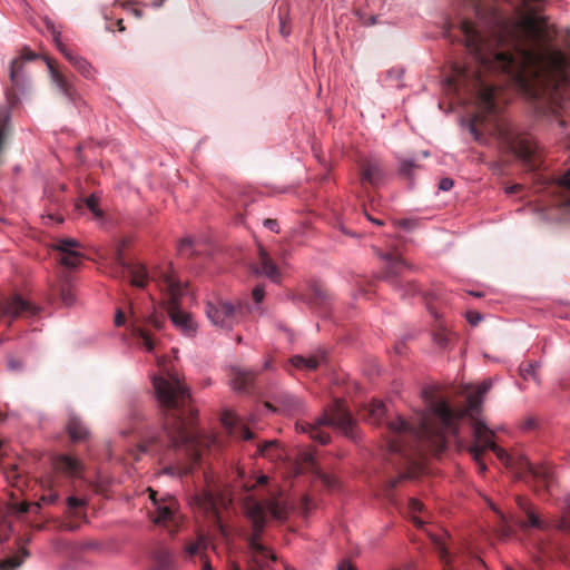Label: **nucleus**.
I'll return each mask as SVG.
<instances>
[{
    "instance_id": "obj_10",
    "label": "nucleus",
    "mask_w": 570,
    "mask_h": 570,
    "mask_svg": "<svg viewBox=\"0 0 570 570\" xmlns=\"http://www.w3.org/2000/svg\"><path fill=\"white\" fill-rule=\"evenodd\" d=\"M498 136L507 142L510 149L518 154L522 159H530L534 153V145L529 138H517L507 125L497 126Z\"/></svg>"
},
{
    "instance_id": "obj_35",
    "label": "nucleus",
    "mask_w": 570,
    "mask_h": 570,
    "mask_svg": "<svg viewBox=\"0 0 570 570\" xmlns=\"http://www.w3.org/2000/svg\"><path fill=\"white\" fill-rule=\"evenodd\" d=\"M315 473L317 478L321 480V482H323V484L326 485L327 488L331 489L335 485V480L331 474L326 472H320L318 470H315Z\"/></svg>"
},
{
    "instance_id": "obj_20",
    "label": "nucleus",
    "mask_w": 570,
    "mask_h": 570,
    "mask_svg": "<svg viewBox=\"0 0 570 570\" xmlns=\"http://www.w3.org/2000/svg\"><path fill=\"white\" fill-rule=\"evenodd\" d=\"M193 504L202 510L205 514L213 513L217 515L216 500L209 492L203 494H196L193 497Z\"/></svg>"
},
{
    "instance_id": "obj_30",
    "label": "nucleus",
    "mask_w": 570,
    "mask_h": 570,
    "mask_svg": "<svg viewBox=\"0 0 570 570\" xmlns=\"http://www.w3.org/2000/svg\"><path fill=\"white\" fill-rule=\"evenodd\" d=\"M385 409L384 404L379 401H374L368 404V415L372 421L375 423H380L382 416L384 415Z\"/></svg>"
},
{
    "instance_id": "obj_18",
    "label": "nucleus",
    "mask_w": 570,
    "mask_h": 570,
    "mask_svg": "<svg viewBox=\"0 0 570 570\" xmlns=\"http://www.w3.org/2000/svg\"><path fill=\"white\" fill-rule=\"evenodd\" d=\"M325 362V354L317 353L309 356H294L291 358V364L295 368H304L313 371Z\"/></svg>"
},
{
    "instance_id": "obj_51",
    "label": "nucleus",
    "mask_w": 570,
    "mask_h": 570,
    "mask_svg": "<svg viewBox=\"0 0 570 570\" xmlns=\"http://www.w3.org/2000/svg\"><path fill=\"white\" fill-rule=\"evenodd\" d=\"M149 322L155 325L158 330H160L163 327V321L156 316L155 314H151L149 316Z\"/></svg>"
},
{
    "instance_id": "obj_40",
    "label": "nucleus",
    "mask_w": 570,
    "mask_h": 570,
    "mask_svg": "<svg viewBox=\"0 0 570 570\" xmlns=\"http://www.w3.org/2000/svg\"><path fill=\"white\" fill-rule=\"evenodd\" d=\"M252 295H253V299L255 303L262 302L265 296L264 287L257 286V287L253 288Z\"/></svg>"
},
{
    "instance_id": "obj_49",
    "label": "nucleus",
    "mask_w": 570,
    "mask_h": 570,
    "mask_svg": "<svg viewBox=\"0 0 570 570\" xmlns=\"http://www.w3.org/2000/svg\"><path fill=\"white\" fill-rule=\"evenodd\" d=\"M479 118H480V116H479V115L474 116V118L472 119V121H471V124H470V126H469V128H470V132H471L474 137H476V138H478V130L475 129V126H478Z\"/></svg>"
},
{
    "instance_id": "obj_55",
    "label": "nucleus",
    "mask_w": 570,
    "mask_h": 570,
    "mask_svg": "<svg viewBox=\"0 0 570 570\" xmlns=\"http://www.w3.org/2000/svg\"><path fill=\"white\" fill-rule=\"evenodd\" d=\"M337 570H354V567L351 563H348L347 561H342L338 564Z\"/></svg>"
},
{
    "instance_id": "obj_50",
    "label": "nucleus",
    "mask_w": 570,
    "mask_h": 570,
    "mask_svg": "<svg viewBox=\"0 0 570 570\" xmlns=\"http://www.w3.org/2000/svg\"><path fill=\"white\" fill-rule=\"evenodd\" d=\"M125 323V314L121 309H118L115 315V324L121 326Z\"/></svg>"
},
{
    "instance_id": "obj_26",
    "label": "nucleus",
    "mask_w": 570,
    "mask_h": 570,
    "mask_svg": "<svg viewBox=\"0 0 570 570\" xmlns=\"http://www.w3.org/2000/svg\"><path fill=\"white\" fill-rule=\"evenodd\" d=\"M407 509H409V515H410V520H412L417 528H422L424 525V523H426V519L424 518H419L416 515V513L421 512L423 513L424 511V505L421 503V501H419L417 499H410L409 500V504H407Z\"/></svg>"
},
{
    "instance_id": "obj_46",
    "label": "nucleus",
    "mask_w": 570,
    "mask_h": 570,
    "mask_svg": "<svg viewBox=\"0 0 570 570\" xmlns=\"http://www.w3.org/2000/svg\"><path fill=\"white\" fill-rule=\"evenodd\" d=\"M13 509L16 512L18 513H26L29 511L30 509V503H27V502H20V503H16L13 505Z\"/></svg>"
},
{
    "instance_id": "obj_14",
    "label": "nucleus",
    "mask_w": 570,
    "mask_h": 570,
    "mask_svg": "<svg viewBox=\"0 0 570 570\" xmlns=\"http://www.w3.org/2000/svg\"><path fill=\"white\" fill-rule=\"evenodd\" d=\"M517 503L520 510H522L523 514H525L527 520L519 521L518 525L520 530L525 531L528 529H537V530H544L548 528V523L540 519V517L534 511L533 505L527 500L521 497L517 499Z\"/></svg>"
},
{
    "instance_id": "obj_61",
    "label": "nucleus",
    "mask_w": 570,
    "mask_h": 570,
    "mask_svg": "<svg viewBox=\"0 0 570 570\" xmlns=\"http://www.w3.org/2000/svg\"><path fill=\"white\" fill-rule=\"evenodd\" d=\"M9 367L10 368H18V367H20V365L18 363L13 362V361H10L9 362Z\"/></svg>"
},
{
    "instance_id": "obj_1",
    "label": "nucleus",
    "mask_w": 570,
    "mask_h": 570,
    "mask_svg": "<svg viewBox=\"0 0 570 570\" xmlns=\"http://www.w3.org/2000/svg\"><path fill=\"white\" fill-rule=\"evenodd\" d=\"M544 21L528 14L504 27L501 33L485 37L470 21L461 22L465 46L484 71L507 73L532 96L553 89L556 95L570 86V57L541 49Z\"/></svg>"
},
{
    "instance_id": "obj_47",
    "label": "nucleus",
    "mask_w": 570,
    "mask_h": 570,
    "mask_svg": "<svg viewBox=\"0 0 570 570\" xmlns=\"http://www.w3.org/2000/svg\"><path fill=\"white\" fill-rule=\"evenodd\" d=\"M570 513H567L564 518L561 519L558 528L561 530H568L570 531Z\"/></svg>"
},
{
    "instance_id": "obj_52",
    "label": "nucleus",
    "mask_w": 570,
    "mask_h": 570,
    "mask_svg": "<svg viewBox=\"0 0 570 570\" xmlns=\"http://www.w3.org/2000/svg\"><path fill=\"white\" fill-rule=\"evenodd\" d=\"M190 246H191V239L185 238V239L180 240L178 249L180 253H184L186 250V248L190 247Z\"/></svg>"
},
{
    "instance_id": "obj_32",
    "label": "nucleus",
    "mask_w": 570,
    "mask_h": 570,
    "mask_svg": "<svg viewBox=\"0 0 570 570\" xmlns=\"http://www.w3.org/2000/svg\"><path fill=\"white\" fill-rule=\"evenodd\" d=\"M239 421V417L235 412L232 411H225L223 416H220V422H223V425L227 428L228 430H232L237 426Z\"/></svg>"
},
{
    "instance_id": "obj_23",
    "label": "nucleus",
    "mask_w": 570,
    "mask_h": 570,
    "mask_svg": "<svg viewBox=\"0 0 570 570\" xmlns=\"http://www.w3.org/2000/svg\"><path fill=\"white\" fill-rule=\"evenodd\" d=\"M47 66L49 68L50 78L53 83L58 87L59 90H61L62 94L66 96L71 97L72 95V87L70 83H68L67 79L60 73L59 70L53 68L51 60H47Z\"/></svg>"
},
{
    "instance_id": "obj_2",
    "label": "nucleus",
    "mask_w": 570,
    "mask_h": 570,
    "mask_svg": "<svg viewBox=\"0 0 570 570\" xmlns=\"http://www.w3.org/2000/svg\"><path fill=\"white\" fill-rule=\"evenodd\" d=\"M491 380H484L476 385L472 392H468L466 413L472 420L471 426L473 432V445L469 448V452L473 462L478 464L479 471L484 473L487 466L484 462L481 461V454L488 449H491L499 461L515 470L519 478H522L525 473H530L537 482L542 483L544 489L550 491L551 484H553V472L550 466L547 464L534 466L524 456H519L517 460H512L503 448L494 443L493 438L495 431L487 426L485 423L479 419L483 396L491 390Z\"/></svg>"
},
{
    "instance_id": "obj_58",
    "label": "nucleus",
    "mask_w": 570,
    "mask_h": 570,
    "mask_svg": "<svg viewBox=\"0 0 570 570\" xmlns=\"http://www.w3.org/2000/svg\"><path fill=\"white\" fill-rule=\"evenodd\" d=\"M287 401H288V404L286 405L287 410H292L294 407V405L297 404L296 400H294V397H292V396H287Z\"/></svg>"
},
{
    "instance_id": "obj_29",
    "label": "nucleus",
    "mask_w": 570,
    "mask_h": 570,
    "mask_svg": "<svg viewBox=\"0 0 570 570\" xmlns=\"http://www.w3.org/2000/svg\"><path fill=\"white\" fill-rule=\"evenodd\" d=\"M10 120V111L6 107L0 108V153L3 148V141L6 132L8 131V125Z\"/></svg>"
},
{
    "instance_id": "obj_36",
    "label": "nucleus",
    "mask_w": 570,
    "mask_h": 570,
    "mask_svg": "<svg viewBox=\"0 0 570 570\" xmlns=\"http://www.w3.org/2000/svg\"><path fill=\"white\" fill-rule=\"evenodd\" d=\"M137 335H139V337L141 338L142 346H145L148 352H151L154 348V344L150 336L146 332H142L141 330L137 331Z\"/></svg>"
},
{
    "instance_id": "obj_48",
    "label": "nucleus",
    "mask_w": 570,
    "mask_h": 570,
    "mask_svg": "<svg viewBox=\"0 0 570 570\" xmlns=\"http://www.w3.org/2000/svg\"><path fill=\"white\" fill-rule=\"evenodd\" d=\"M430 537H431V539H432V541H433V542L438 543L441 558H442V559H445V558H446V556H448V552H446V550H445V548H444L443 543H442V542H440V540H439L438 538H434V537H432V535H430Z\"/></svg>"
},
{
    "instance_id": "obj_34",
    "label": "nucleus",
    "mask_w": 570,
    "mask_h": 570,
    "mask_svg": "<svg viewBox=\"0 0 570 570\" xmlns=\"http://www.w3.org/2000/svg\"><path fill=\"white\" fill-rule=\"evenodd\" d=\"M87 206L88 208L91 210V213L94 214L95 217L97 218H101V212L98 207V198L94 195H91L88 199H87Z\"/></svg>"
},
{
    "instance_id": "obj_38",
    "label": "nucleus",
    "mask_w": 570,
    "mask_h": 570,
    "mask_svg": "<svg viewBox=\"0 0 570 570\" xmlns=\"http://www.w3.org/2000/svg\"><path fill=\"white\" fill-rule=\"evenodd\" d=\"M58 498L59 494H57V492H50L48 494H42L39 501L41 504H53Z\"/></svg>"
},
{
    "instance_id": "obj_64",
    "label": "nucleus",
    "mask_w": 570,
    "mask_h": 570,
    "mask_svg": "<svg viewBox=\"0 0 570 570\" xmlns=\"http://www.w3.org/2000/svg\"><path fill=\"white\" fill-rule=\"evenodd\" d=\"M230 570H240L237 563L230 566Z\"/></svg>"
},
{
    "instance_id": "obj_63",
    "label": "nucleus",
    "mask_w": 570,
    "mask_h": 570,
    "mask_svg": "<svg viewBox=\"0 0 570 570\" xmlns=\"http://www.w3.org/2000/svg\"><path fill=\"white\" fill-rule=\"evenodd\" d=\"M165 473H175V470L173 468L165 469Z\"/></svg>"
},
{
    "instance_id": "obj_4",
    "label": "nucleus",
    "mask_w": 570,
    "mask_h": 570,
    "mask_svg": "<svg viewBox=\"0 0 570 570\" xmlns=\"http://www.w3.org/2000/svg\"><path fill=\"white\" fill-rule=\"evenodd\" d=\"M462 415L464 413H455L444 401H439L428 412L416 414L412 422L396 416L387 422V426L394 433L422 439L442 451L445 445L444 435L456 434L455 423Z\"/></svg>"
},
{
    "instance_id": "obj_15",
    "label": "nucleus",
    "mask_w": 570,
    "mask_h": 570,
    "mask_svg": "<svg viewBox=\"0 0 570 570\" xmlns=\"http://www.w3.org/2000/svg\"><path fill=\"white\" fill-rule=\"evenodd\" d=\"M258 263H261V267L255 269L256 275L264 276L274 283L281 281V274L276 263L271 259L268 253L263 247H258Z\"/></svg>"
},
{
    "instance_id": "obj_42",
    "label": "nucleus",
    "mask_w": 570,
    "mask_h": 570,
    "mask_svg": "<svg viewBox=\"0 0 570 570\" xmlns=\"http://www.w3.org/2000/svg\"><path fill=\"white\" fill-rule=\"evenodd\" d=\"M453 185L454 183L451 178H443L441 179L439 187L442 191H448L452 189Z\"/></svg>"
},
{
    "instance_id": "obj_16",
    "label": "nucleus",
    "mask_w": 570,
    "mask_h": 570,
    "mask_svg": "<svg viewBox=\"0 0 570 570\" xmlns=\"http://www.w3.org/2000/svg\"><path fill=\"white\" fill-rule=\"evenodd\" d=\"M0 309L2 311L3 315L10 317H18L22 313H28L31 315L37 313V308L35 306L23 301L19 296H14L13 298L9 299L4 303V305L0 304Z\"/></svg>"
},
{
    "instance_id": "obj_53",
    "label": "nucleus",
    "mask_w": 570,
    "mask_h": 570,
    "mask_svg": "<svg viewBox=\"0 0 570 570\" xmlns=\"http://www.w3.org/2000/svg\"><path fill=\"white\" fill-rule=\"evenodd\" d=\"M202 570H213L210 560L207 557L202 556Z\"/></svg>"
},
{
    "instance_id": "obj_56",
    "label": "nucleus",
    "mask_w": 570,
    "mask_h": 570,
    "mask_svg": "<svg viewBox=\"0 0 570 570\" xmlns=\"http://www.w3.org/2000/svg\"><path fill=\"white\" fill-rule=\"evenodd\" d=\"M268 481V476L266 474H261L256 478L255 484H266Z\"/></svg>"
},
{
    "instance_id": "obj_13",
    "label": "nucleus",
    "mask_w": 570,
    "mask_h": 570,
    "mask_svg": "<svg viewBox=\"0 0 570 570\" xmlns=\"http://www.w3.org/2000/svg\"><path fill=\"white\" fill-rule=\"evenodd\" d=\"M474 88L479 92V108L482 114H492L494 111V94L495 89L492 86L485 85L482 79L481 70L473 75Z\"/></svg>"
},
{
    "instance_id": "obj_44",
    "label": "nucleus",
    "mask_w": 570,
    "mask_h": 570,
    "mask_svg": "<svg viewBox=\"0 0 570 570\" xmlns=\"http://www.w3.org/2000/svg\"><path fill=\"white\" fill-rule=\"evenodd\" d=\"M482 320V316L479 312H469L468 313V321L470 322L471 325H475L478 323H480Z\"/></svg>"
},
{
    "instance_id": "obj_8",
    "label": "nucleus",
    "mask_w": 570,
    "mask_h": 570,
    "mask_svg": "<svg viewBox=\"0 0 570 570\" xmlns=\"http://www.w3.org/2000/svg\"><path fill=\"white\" fill-rule=\"evenodd\" d=\"M205 313L207 320L220 328H230L237 321V307L224 299L207 302Z\"/></svg>"
},
{
    "instance_id": "obj_62",
    "label": "nucleus",
    "mask_w": 570,
    "mask_h": 570,
    "mask_svg": "<svg viewBox=\"0 0 570 570\" xmlns=\"http://www.w3.org/2000/svg\"><path fill=\"white\" fill-rule=\"evenodd\" d=\"M390 449H391V451H401V448L399 445L393 444V443H391Z\"/></svg>"
},
{
    "instance_id": "obj_37",
    "label": "nucleus",
    "mask_w": 570,
    "mask_h": 570,
    "mask_svg": "<svg viewBox=\"0 0 570 570\" xmlns=\"http://www.w3.org/2000/svg\"><path fill=\"white\" fill-rule=\"evenodd\" d=\"M61 299L65 303V305L71 306L76 301V296L71 289L65 288L61 292Z\"/></svg>"
},
{
    "instance_id": "obj_54",
    "label": "nucleus",
    "mask_w": 570,
    "mask_h": 570,
    "mask_svg": "<svg viewBox=\"0 0 570 570\" xmlns=\"http://www.w3.org/2000/svg\"><path fill=\"white\" fill-rule=\"evenodd\" d=\"M252 432L248 428L242 426L240 429V438L244 440H249L252 438Z\"/></svg>"
},
{
    "instance_id": "obj_22",
    "label": "nucleus",
    "mask_w": 570,
    "mask_h": 570,
    "mask_svg": "<svg viewBox=\"0 0 570 570\" xmlns=\"http://www.w3.org/2000/svg\"><path fill=\"white\" fill-rule=\"evenodd\" d=\"M128 273L130 276V284L138 287L145 288L148 282L147 269L140 264H134L128 266Z\"/></svg>"
},
{
    "instance_id": "obj_3",
    "label": "nucleus",
    "mask_w": 570,
    "mask_h": 570,
    "mask_svg": "<svg viewBox=\"0 0 570 570\" xmlns=\"http://www.w3.org/2000/svg\"><path fill=\"white\" fill-rule=\"evenodd\" d=\"M153 385L161 406L177 410L166 417L165 433L173 446L191 444L197 441L193 429V411L185 414L184 409L189 404V392L177 374L161 368V375L153 379Z\"/></svg>"
},
{
    "instance_id": "obj_57",
    "label": "nucleus",
    "mask_w": 570,
    "mask_h": 570,
    "mask_svg": "<svg viewBox=\"0 0 570 570\" xmlns=\"http://www.w3.org/2000/svg\"><path fill=\"white\" fill-rule=\"evenodd\" d=\"M41 507V502H35V503H31V509H29L28 512H33V513H37L39 511Z\"/></svg>"
},
{
    "instance_id": "obj_11",
    "label": "nucleus",
    "mask_w": 570,
    "mask_h": 570,
    "mask_svg": "<svg viewBox=\"0 0 570 570\" xmlns=\"http://www.w3.org/2000/svg\"><path fill=\"white\" fill-rule=\"evenodd\" d=\"M53 42H56V47H58L59 51L70 63L78 70V72L83 76L86 79H94L97 73L94 67L88 62V60L81 56H77L71 50L67 49V47L61 41V33H53Z\"/></svg>"
},
{
    "instance_id": "obj_5",
    "label": "nucleus",
    "mask_w": 570,
    "mask_h": 570,
    "mask_svg": "<svg viewBox=\"0 0 570 570\" xmlns=\"http://www.w3.org/2000/svg\"><path fill=\"white\" fill-rule=\"evenodd\" d=\"M265 509L275 520H285L288 518L289 505L279 498L267 500L265 508L254 500L245 502V515H247L253 524V535L249 540L252 559L255 564L262 568L275 560L274 552L265 548L264 544L257 540L259 532L265 528Z\"/></svg>"
},
{
    "instance_id": "obj_41",
    "label": "nucleus",
    "mask_w": 570,
    "mask_h": 570,
    "mask_svg": "<svg viewBox=\"0 0 570 570\" xmlns=\"http://www.w3.org/2000/svg\"><path fill=\"white\" fill-rule=\"evenodd\" d=\"M558 184L567 189H570V169L564 175L559 177Z\"/></svg>"
},
{
    "instance_id": "obj_27",
    "label": "nucleus",
    "mask_w": 570,
    "mask_h": 570,
    "mask_svg": "<svg viewBox=\"0 0 570 570\" xmlns=\"http://www.w3.org/2000/svg\"><path fill=\"white\" fill-rule=\"evenodd\" d=\"M210 542L207 540V538L202 534L197 539V541L191 542L186 546V553L189 556H199L202 559L203 557H206L205 551Z\"/></svg>"
},
{
    "instance_id": "obj_25",
    "label": "nucleus",
    "mask_w": 570,
    "mask_h": 570,
    "mask_svg": "<svg viewBox=\"0 0 570 570\" xmlns=\"http://www.w3.org/2000/svg\"><path fill=\"white\" fill-rule=\"evenodd\" d=\"M252 373L237 370L232 374L230 386L235 391H244L252 383Z\"/></svg>"
},
{
    "instance_id": "obj_17",
    "label": "nucleus",
    "mask_w": 570,
    "mask_h": 570,
    "mask_svg": "<svg viewBox=\"0 0 570 570\" xmlns=\"http://www.w3.org/2000/svg\"><path fill=\"white\" fill-rule=\"evenodd\" d=\"M53 468H56V471L76 476L80 473L81 464L78 460L69 455H60L53 461Z\"/></svg>"
},
{
    "instance_id": "obj_28",
    "label": "nucleus",
    "mask_w": 570,
    "mask_h": 570,
    "mask_svg": "<svg viewBox=\"0 0 570 570\" xmlns=\"http://www.w3.org/2000/svg\"><path fill=\"white\" fill-rule=\"evenodd\" d=\"M363 179L367 183L375 184L380 179V168L376 163H368L363 167Z\"/></svg>"
},
{
    "instance_id": "obj_60",
    "label": "nucleus",
    "mask_w": 570,
    "mask_h": 570,
    "mask_svg": "<svg viewBox=\"0 0 570 570\" xmlns=\"http://www.w3.org/2000/svg\"><path fill=\"white\" fill-rule=\"evenodd\" d=\"M217 527H218L220 533H223V535H225L226 534V530H225L224 525L219 522V520L217 521Z\"/></svg>"
},
{
    "instance_id": "obj_21",
    "label": "nucleus",
    "mask_w": 570,
    "mask_h": 570,
    "mask_svg": "<svg viewBox=\"0 0 570 570\" xmlns=\"http://www.w3.org/2000/svg\"><path fill=\"white\" fill-rule=\"evenodd\" d=\"M257 453L267 458L269 461L282 460L284 455V452L276 440H268L258 445Z\"/></svg>"
},
{
    "instance_id": "obj_45",
    "label": "nucleus",
    "mask_w": 570,
    "mask_h": 570,
    "mask_svg": "<svg viewBox=\"0 0 570 570\" xmlns=\"http://www.w3.org/2000/svg\"><path fill=\"white\" fill-rule=\"evenodd\" d=\"M264 226L268 229V230H274V232H278V224H277V220L276 219H272V218H267L264 220Z\"/></svg>"
},
{
    "instance_id": "obj_59",
    "label": "nucleus",
    "mask_w": 570,
    "mask_h": 570,
    "mask_svg": "<svg viewBox=\"0 0 570 570\" xmlns=\"http://www.w3.org/2000/svg\"><path fill=\"white\" fill-rule=\"evenodd\" d=\"M303 462L313 463L314 462V455L312 453H305L303 455Z\"/></svg>"
},
{
    "instance_id": "obj_6",
    "label": "nucleus",
    "mask_w": 570,
    "mask_h": 570,
    "mask_svg": "<svg viewBox=\"0 0 570 570\" xmlns=\"http://www.w3.org/2000/svg\"><path fill=\"white\" fill-rule=\"evenodd\" d=\"M153 281L159 284L160 288L166 292L168 298L166 309L169 320L180 333L194 336L197 334V323L191 315L178 307V299L185 294V287L177 281L171 267H159L151 276Z\"/></svg>"
},
{
    "instance_id": "obj_12",
    "label": "nucleus",
    "mask_w": 570,
    "mask_h": 570,
    "mask_svg": "<svg viewBox=\"0 0 570 570\" xmlns=\"http://www.w3.org/2000/svg\"><path fill=\"white\" fill-rule=\"evenodd\" d=\"M149 498L155 505L156 515L153 517V522L155 524H166L167 522H174L175 524L178 521V517L176 515L175 501L173 498L164 499L163 503L157 502L156 492L153 489H148Z\"/></svg>"
},
{
    "instance_id": "obj_31",
    "label": "nucleus",
    "mask_w": 570,
    "mask_h": 570,
    "mask_svg": "<svg viewBox=\"0 0 570 570\" xmlns=\"http://www.w3.org/2000/svg\"><path fill=\"white\" fill-rule=\"evenodd\" d=\"M26 556H27V552H23V557L14 556V557H10V558L3 560L0 563V569L1 570H13V569L20 567L23 563V559Z\"/></svg>"
},
{
    "instance_id": "obj_7",
    "label": "nucleus",
    "mask_w": 570,
    "mask_h": 570,
    "mask_svg": "<svg viewBox=\"0 0 570 570\" xmlns=\"http://www.w3.org/2000/svg\"><path fill=\"white\" fill-rule=\"evenodd\" d=\"M321 425H330L336 426L341 429L345 434L348 430L352 429L353 422L351 414H348L342 404L334 403L331 412L326 415H323L321 419L316 421L314 425L312 424H298L296 429L305 432L311 435L312 439L318 441L321 444H326L330 440V436L324 432H321L318 426Z\"/></svg>"
},
{
    "instance_id": "obj_43",
    "label": "nucleus",
    "mask_w": 570,
    "mask_h": 570,
    "mask_svg": "<svg viewBox=\"0 0 570 570\" xmlns=\"http://www.w3.org/2000/svg\"><path fill=\"white\" fill-rule=\"evenodd\" d=\"M414 167L415 164L413 160H404L401 165V173L409 175Z\"/></svg>"
},
{
    "instance_id": "obj_19",
    "label": "nucleus",
    "mask_w": 570,
    "mask_h": 570,
    "mask_svg": "<svg viewBox=\"0 0 570 570\" xmlns=\"http://www.w3.org/2000/svg\"><path fill=\"white\" fill-rule=\"evenodd\" d=\"M154 570H176L175 553L167 549H159L154 554Z\"/></svg>"
},
{
    "instance_id": "obj_33",
    "label": "nucleus",
    "mask_w": 570,
    "mask_h": 570,
    "mask_svg": "<svg viewBox=\"0 0 570 570\" xmlns=\"http://www.w3.org/2000/svg\"><path fill=\"white\" fill-rule=\"evenodd\" d=\"M22 60L20 58L12 60L10 68V78L13 83H19L20 70L22 68Z\"/></svg>"
},
{
    "instance_id": "obj_39",
    "label": "nucleus",
    "mask_w": 570,
    "mask_h": 570,
    "mask_svg": "<svg viewBox=\"0 0 570 570\" xmlns=\"http://www.w3.org/2000/svg\"><path fill=\"white\" fill-rule=\"evenodd\" d=\"M85 504L86 501L83 499L77 497L67 498V507H69V509H77V507H83Z\"/></svg>"
},
{
    "instance_id": "obj_9",
    "label": "nucleus",
    "mask_w": 570,
    "mask_h": 570,
    "mask_svg": "<svg viewBox=\"0 0 570 570\" xmlns=\"http://www.w3.org/2000/svg\"><path fill=\"white\" fill-rule=\"evenodd\" d=\"M51 249L60 253L59 263L69 268H76L85 257L79 240L70 237L53 240Z\"/></svg>"
},
{
    "instance_id": "obj_24",
    "label": "nucleus",
    "mask_w": 570,
    "mask_h": 570,
    "mask_svg": "<svg viewBox=\"0 0 570 570\" xmlns=\"http://www.w3.org/2000/svg\"><path fill=\"white\" fill-rule=\"evenodd\" d=\"M67 431H69L70 438L75 441L86 439L88 435L87 426L75 415L70 416L69 423H67Z\"/></svg>"
}]
</instances>
